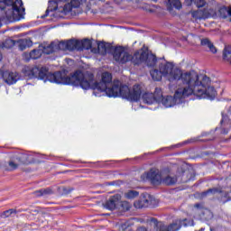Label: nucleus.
<instances>
[{"instance_id":"nucleus-35","label":"nucleus","mask_w":231,"mask_h":231,"mask_svg":"<svg viewBox=\"0 0 231 231\" xmlns=\"http://www.w3.org/2000/svg\"><path fill=\"white\" fill-rule=\"evenodd\" d=\"M136 231H147L144 226L138 227Z\"/></svg>"},{"instance_id":"nucleus-40","label":"nucleus","mask_w":231,"mask_h":231,"mask_svg":"<svg viewBox=\"0 0 231 231\" xmlns=\"http://www.w3.org/2000/svg\"><path fill=\"white\" fill-rule=\"evenodd\" d=\"M227 113H228V115H231V106H229Z\"/></svg>"},{"instance_id":"nucleus-12","label":"nucleus","mask_w":231,"mask_h":231,"mask_svg":"<svg viewBox=\"0 0 231 231\" xmlns=\"http://www.w3.org/2000/svg\"><path fill=\"white\" fill-rule=\"evenodd\" d=\"M2 79L5 84L12 86L18 80H21V75L18 72H10V70H5L2 73Z\"/></svg>"},{"instance_id":"nucleus-28","label":"nucleus","mask_w":231,"mask_h":231,"mask_svg":"<svg viewBox=\"0 0 231 231\" xmlns=\"http://www.w3.org/2000/svg\"><path fill=\"white\" fill-rule=\"evenodd\" d=\"M202 217L206 219V221H210V219L214 217V213L208 208H204L202 210Z\"/></svg>"},{"instance_id":"nucleus-10","label":"nucleus","mask_w":231,"mask_h":231,"mask_svg":"<svg viewBox=\"0 0 231 231\" xmlns=\"http://www.w3.org/2000/svg\"><path fill=\"white\" fill-rule=\"evenodd\" d=\"M154 203V198L148 193L143 194L138 200L134 203L135 208H147L152 207Z\"/></svg>"},{"instance_id":"nucleus-24","label":"nucleus","mask_w":231,"mask_h":231,"mask_svg":"<svg viewBox=\"0 0 231 231\" xmlns=\"http://www.w3.org/2000/svg\"><path fill=\"white\" fill-rule=\"evenodd\" d=\"M217 192L221 193V191H219V189H217V188H212V189H209L202 192L200 194V198H201V199H205V198H207L208 196H213V194H217Z\"/></svg>"},{"instance_id":"nucleus-32","label":"nucleus","mask_w":231,"mask_h":231,"mask_svg":"<svg viewBox=\"0 0 231 231\" xmlns=\"http://www.w3.org/2000/svg\"><path fill=\"white\" fill-rule=\"evenodd\" d=\"M8 165H9L10 169H12V171H15V169H17V167H19V164L14 161H10L8 162Z\"/></svg>"},{"instance_id":"nucleus-22","label":"nucleus","mask_w":231,"mask_h":231,"mask_svg":"<svg viewBox=\"0 0 231 231\" xmlns=\"http://www.w3.org/2000/svg\"><path fill=\"white\" fill-rule=\"evenodd\" d=\"M35 196H51L53 194V189L51 188L41 189L34 191Z\"/></svg>"},{"instance_id":"nucleus-37","label":"nucleus","mask_w":231,"mask_h":231,"mask_svg":"<svg viewBox=\"0 0 231 231\" xmlns=\"http://www.w3.org/2000/svg\"><path fill=\"white\" fill-rule=\"evenodd\" d=\"M121 226L123 230H125L127 228V224H123Z\"/></svg>"},{"instance_id":"nucleus-21","label":"nucleus","mask_w":231,"mask_h":231,"mask_svg":"<svg viewBox=\"0 0 231 231\" xmlns=\"http://www.w3.org/2000/svg\"><path fill=\"white\" fill-rule=\"evenodd\" d=\"M44 48L42 49H33L31 52H30V59H32L34 60H37V59H41V57L42 56V53H46L44 52Z\"/></svg>"},{"instance_id":"nucleus-30","label":"nucleus","mask_w":231,"mask_h":231,"mask_svg":"<svg viewBox=\"0 0 231 231\" xmlns=\"http://www.w3.org/2000/svg\"><path fill=\"white\" fill-rule=\"evenodd\" d=\"M189 3H194L198 8L205 6V0H189Z\"/></svg>"},{"instance_id":"nucleus-11","label":"nucleus","mask_w":231,"mask_h":231,"mask_svg":"<svg viewBox=\"0 0 231 231\" xmlns=\"http://www.w3.org/2000/svg\"><path fill=\"white\" fill-rule=\"evenodd\" d=\"M120 207H124V202H122V196H120V194H116L110 197L106 202V208L108 210H115L120 208Z\"/></svg>"},{"instance_id":"nucleus-41","label":"nucleus","mask_w":231,"mask_h":231,"mask_svg":"<svg viewBox=\"0 0 231 231\" xmlns=\"http://www.w3.org/2000/svg\"><path fill=\"white\" fill-rule=\"evenodd\" d=\"M220 201H221L222 203H226V201H228V199H225V200L220 199Z\"/></svg>"},{"instance_id":"nucleus-3","label":"nucleus","mask_w":231,"mask_h":231,"mask_svg":"<svg viewBox=\"0 0 231 231\" xmlns=\"http://www.w3.org/2000/svg\"><path fill=\"white\" fill-rule=\"evenodd\" d=\"M163 77H168L170 82H176L177 86H189V84H199L203 76H199L194 70L183 72L175 68L174 65L165 60V58H159L157 65Z\"/></svg>"},{"instance_id":"nucleus-31","label":"nucleus","mask_w":231,"mask_h":231,"mask_svg":"<svg viewBox=\"0 0 231 231\" xmlns=\"http://www.w3.org/2000/svg\"><path fill=\"white\" fill-rule=\"evenodd\" d=\"M15 44V41L12 39H7L5 41V48H14V45Z\"/></svg>"},{"instance_id":"nucleus-9","label":"nucleus","mask_w":231,"mask_h":231,"mask_svg":"<svg viewBox=\"0 0 231 231\" xmlns=\"http://www.w3.org/2000/svg\"><path fill=\"white\" fill-rule=\"evenodd\" d=\"M160 97H162V88H155L153 93L145 92L143 94L142 100L143 104L151 106L152 104H160Z\"/></svg>"},{"instance_id":"nucleus-23","label":"nucleus","mask_w":231,"mask_h":231,"mask_svg":"<svg viewBox=\"0 0 231 231\" xmlns=\"http://www.w3.org/2000/svg\"><path fill=\"white\" fill-rule=\"evenodd\" d=\"M16 160L17 162H19V163H22L23 165H28V163H30V156H28V154L26 153L19 154L18 156H16Z\"/></svg>"},{"instance_id":"nucleus-27","label":"nucleus","mask_w":231,"mask_h":231,"mask_svg":"<svg viewBox=\"0 0 231 231\" xmlns=\"http://www.w3.org/2000/svg\"><path fill=\"white\" fill-rule=\"evenodd\" d=\"M223 59L231 64V46L225 47L223 51Z\"/></svg>"},{"instance_id":"nucleus-17","label":"nucleus","mask_w":231,"mask_h":231,"mask_svg":"<svg viewBox=\"0 0 231 231\" xmlns=\"http://www.w3.org/2000/svg\"><path fill=\"white\" fill-rule=\"evenodd\" d=\"M178 182V177L168 175L162 178V185H167L168 187H172V185H176Z\"/></svg>"},{"instance_id":"nucleus-8","label":"nucleus","mask_w":231,"mask_h":231,"mask_svg":"<svg viewBox=\"0 0 231 231\" xmlns=\"http://www.w3.org/2000/svg\"><path fill=\"white\" fill-rule=\"evenodd\" d=\"M116 50H118V51H125L124 49H122V47H114L113 45L106 44L104 42L97 43L98 53H102V55H106V53H112L115 60L122 64V60H116L115 57V55H116Z\"/></svg>"},{"instance_id":"nucleus-19","label":"nucleus","mask_w":231,"mask_h":231,"mask_svg":"<svg viewBox=\"0 0 231 231\" xmlns=\"http://www.w3.org/2000/svg\"><path fill=\"white\" fill-rule=\"evenodd\" d=\"M157 68L158 67H155V69L150 70V75L153 80L160 82V80H162V77H163V73Z\"/></svg>"},{"instance_id":"nucleus-26","label":"nucleus","mask_w":231,"mask_h":231,"mask_svg":"<svg viewBox=\"0 0 231 231\" xmlns=\"http://www.w3.org/2000/svg\"><path fill=\"white\" fill-rule=\"evenodd\" d=\"M138 196H140V192L134 189H130L125 193V198L126 199H134V198H138Z\"/></svg>"},{"instance_id":"nucleus-39","label":"nucleus","mask_w":231,"mask_h":231,"mask_svg":"<svg viewBox=\"0 0 231 231\" xmlns=\"http://www.w3.org/2000/svg\"><path fill=\"white\" fill-rule=\"evenodd\" d=\"M5 71H3V70H0V79H3V73H4Z\"/></svg>"},{"instance_id":"nucleus-42","label":"nucleus","mask_w":231,"mask_h":231,"mask_svg":"<svg viewBox=\"0 0 231 231\" xmlns=\"http://www.w3.org/2000/svg\"><path fill=\"white\" fill-rule=\"evenodd\" d=\"M1 21H3V18L0 17V28L3 26V23H1Z\"/></svg>"},{"instance_id":"nucleus-36","label":"nucleus","mask_w":231,"mask_h":231,"mask_svg":"<svg viewBox=\"0 0 231 231\" xmlns=\"http://www.w3.org/2000/svg\"><path fill=\"white\" fill-rule=\"evenodd\" d=\"M49 14H50V10H46L45 14L42 16V18L48 17Z\"/></svg>"},{"instance_id":"nucleus-14","label":"nucleus","mask_w":231,"mask_h":231,"mask_svg":"<svg viewBox=\"0 0 231 231\" xmlns=\"http://www.w3.org/2000/svg\"><path fill=\"white\" fill-rule=\"evenodd\" d=\"M147 179L150 180L152 185H161L162 183V175L158 171L151 170L147 173Z\"/></svg>"},{"instance_id":"nucleus-5","label":"nucleus","mask_w":231,"mask_h":231,"mask_svg":"<svg viewBox=\"0 0 231 231\" xmlns=\"http://www.w3.org/2000/svg\"><path fill=\"white\" fill-rule=\"evenodd\" d=\"M0 10L4 12L3 19H5L6 23H16L26 15L23 0H0Z\"/></svg>"},{"instance_id":"nucleus-43","label":"nucleus","mask_w":231,"mask_h":231,"mask_svg":"<svg viewBox=\"0 0 231 231\" xmlns=\"http://www.w3.org/2000/svg\"><path fill=\"white\" fill-rule=\"evenodd\" d=\"M0 60H3V54L0 53Z\"/></svg>"},{"instance_id":"nucleus-18","label":"nucleus","mask_w":231,"mask_h":231,"mask_svg":"<svg viewBox=\"0 0 231 231\" xmlns=\"http://www.w3.org/2000/svg\"><path fill=\"white\" fill-rule=\"evenodd\" d=\"M73 190H75L73 187L60 186L57 188V192L60 196H68V194H71Z\"/></svg>"},{"instance_id":"nucleus-16","label":"nucleus","mask_w":231,"mask_h":231,"mask_svg":"<svg viewBox=\"0 0 231 231\" xmlns=\"http://www.w3.org/2000/svg\"><path fill=\"white\" fill-rule=\"evenodd\" d=\"M167 5L168 10L171 12L173 8L176 10H180L181 8V2L180 0H164Z\"/></svg>"},{"instance_id":"nucleus-7","label":"nucleus","mask_w":231,"mask_h":231,"mask_svg":"<svg viewBox=\"0 0 231 231\" xmlns=\"http://www.w3.org/2000/svg\"><path fill=\"white\" fill-rule=\"evenodd\" d=\"M75 51V40L61 41V42H52L47 47H44L45 55H51V53H57V51Z\"/></svg>"},{"instance_id":"nucleus-13","label":"nucleus","mask_w":231,"mask_h":231,"mask_svg":"<svg viewBox=\"0 0 231 231\" xmlns=\"http://www.w3.org/2000/svg\"><path fill=\"white\" fill-rule=\"evenodd\" d=\"M75 50L77 51H82V50H91L93 43L88 39L83 41L74 40Z\"/></svg>"},{"instance_id":"nucleus-20","label":"nucleus","mask_w":231,"mask_h":231,"mask_svg":"<svg viewBox=\"0 0 231 231\" xmlns=\"http://www.w3.org/2000/svg\"><path fill=\"white\" fill-rule=\"evenodd\" d=\"M201 45L207 46L210 50L211 53H217V49L216 48V46H214V43L210 42V40H208V38L201 40Z\"/></svg>"},{"instance_id":"nucleus-33","label":"nucleus","mask_w":231,"mask_h":231,"mask_svg":"<svg viewBox=\"0 0 231 231\" xmlns=\"http://www.w3.org/2000/svg\"><path fill=\"white\" fill-rule=\"evenodd\" d=\"M222 119L220 121V124H223V122H228V115L225 114V112L221 113Z\"/></svg>"},{"instance_id":"nucleus-2","label":"nucleus","mask_w":231,"mask_h":231,"mask_svg":"<svg viewBox=\"0 0 231 231\" xmlns=\"http://www.w3.org/2000/svg\"><path fill=\"white\" fill-rule=\"evenodd\" d=\"M210 78L206 75L202 77L199 83H189L188 85H178L180 88L175 91L174 97L166 96L163 97V92L161 91V97H159L160 104H162L164 107H173V106L183 104L187 97L195 95L198 98H208L214 100L217 92L214 87H210Z\"/></svg>"},{"instance_id":"nucleus-29","label":"nucleus","mask_w":231,"mask_h":231,"mask_svg":"<svg viewBox=\"0 0 231 231\" xmlns=\"http://www.w3.org/2000/svg\"><path fill=\"white\" fill-rule=\"evenodd\" d=\"M17 214V211L14 208L5 210L2 213L1 217H4V219H5V217H10V216H15Z\"/></svg>"},{"instance_id":"nucleus-4","label":"nucleus","mask_w":231,"mask_h":231,"mask_svg":"<svg viewBox=\"0 0 231 231\" xmlns=\"http://www.w3.org/2000/svg\"><path fill=\"white\" fill-rule=\"evenodd\" d=\"M116 60H121V64L126 62H132L134 66H140V64H146L148 68H158L160 64V58L156 55L149 53V50H140L134 52V55L129 54L127 51H120L118 49L116 50L115 54Z\"/></svg>"},{"instance_id":"nucleus-34","label":"nucleus","mask_w":231,"mask_h":231,"mask_svg":"<svg viewBox=\"0 0 231 231\" xmlns=\"http://www.w3.org/2000/svg\"><path fill=\"white\" fill-rule=\"evenodd\" d=\"M221 134H228V129L223 128V129L221 130Z\"/></svg>"},{"instance_id":"nucleus-1","label":"nucleus","mask_w":231,"mask_h":231,"mask_svg":"<svg viewBox=\"0 0 231 231\" xmlns=\"http://www.w3.org/2000/svg\"><path fill=\"white\" fill-rule=\"evenodd\" d=\"M23 73L27 79H39L43 82H54L55 84H63L65 86H75L81 89H93L95 97H102L100 93H106V97L116 98L121 97L129 100V102H138L142 98V86L134 85L133 88L123 84L118 79H114L110 72H103L101 80L95 79V74L91 71L75 70L68 76L64 71H56L51 73L46 67H25L23 69Z\"/></svg>"},{"instance_id":"nucleus-38","label":"nucleus","mask_w":231,"mask_h":231,"mask_svg":"<svg viewBox=\"0 0 231 231\" xmlns=\"http://www.w3.org/2000/svg\"><path fill=\"white\" fill-rule=\"evenodd\" d=\"M195 208H201V204H199V203L195 204Z\"/></svg>"},{"instance_id":"nucleus-25","label":"nucleus","mask_w":231,"mask_h":231,"mask_svg":"<svg viewBox=\"0 0 231 231\" xmlns=\"http://www.w3.org/2000/svg\"><path fill=\"white\" fill-rule=\"evenodd\" d=\"M220 17L222 19H226V17H231V7H221L219 9Z\"/></svg>"},{"instance_id":"nucleus-6","label":"nucleus","mask_w":231,"mask_h":231,"mask_svg":"<svg viewBox=\"0 0 231 231\" xmlns=\"http://www.w3.org/2000/svg\"><path fill=\"white\" fill-rule=\"evenodd\" d=\"M150 225L153 226L156 231H178L181 226H194V220L184 218L182 220H175L169 226H166L163 222L152 217L150 218Z\"/></svg>"},{"instance_id":"nucleus-15","label":"nucleus","mask_w":231,"mask_h":231,"mask_svg":"<svg viewBox=\"0 0 231 231\" xmlns=\"http://www.w3.org/2000/svg\"><path fill=\"white\" fill-rule=\"evenodd\" d=\"M18 48L21 51H24L26 48H32L33 46V42L30 39H20L18 42Z\"/></svg>"}]
</instances>
